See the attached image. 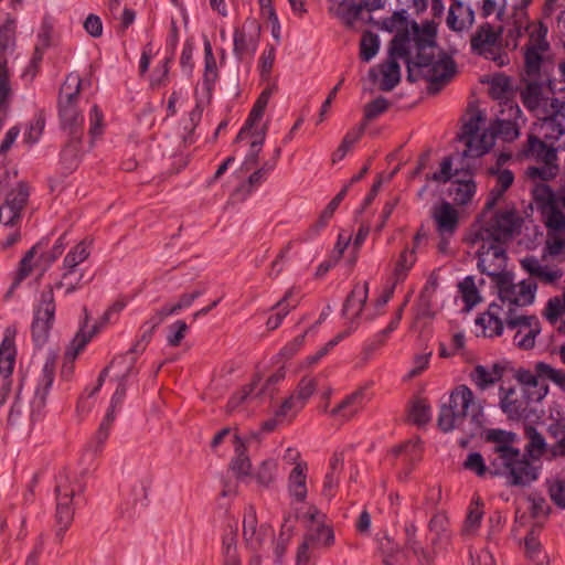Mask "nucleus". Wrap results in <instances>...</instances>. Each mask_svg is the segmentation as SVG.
<instances>
[{
	"instance_id": "nucleus-23",
	"label": "nucleus",
	"mask_w": 565,
	"mask_h": 565,
	"mask_svg": "<svg viewBox=\"0 0 565 565\" xmlns=\"http://www.w3.org/2000/svg\"><path fill=\"white\" fill-rule=\"evenodd\" d=\"M364 397L363 388L352 392L330 411V416L342 422L350 420L362 409Z\"/></svg>"
},
{
	"instance_id": "nucleus-35",
	"label": "nucleus",
	"mask_w": 565,
	"mask_h": 565,
	"mask_svg": "<svg viewBox=\"0 0 565 565\" xmlns=\"http://www.w3.org/2000/svg\"><path fill=\"white\" fill-rule=\"evenodd\" d=\"M473 21V13L470 9L463 7L461 3L451 4L447 24L454 31H462Z\"/></svg>"
},
{
	"instance_id": "nucleus-14",
	"label": "nucleus",
	"mask_w": 565,
	"mask_h": 565,
	"mask_svg": "<svg viewBox=\"0 0 565 565\" xmlns=\"http://www.w3.org/2000/svg\"><path fill=\"white\" fill-rule=\"evenodd\" d=\"M546 28L543 24L535 28L531 34L524 53V70L529 77H537L540 75L543 54L548 50L550 45L546 41Z\"/></svg>"
},
{
	"instance_id": "nucleus-50",
	"label": "nucleus",
	"mask_w": 565,
	"mask_h": 565,
	"mask_svg": "<svg viewBox=\"0 0 565 565\" xmlns=\"http://www.w3.org/2000/svg\"><path fill=\"white\" fill-rule=\"evenodd\" d=\"M29 199V188L25 183L20 182L18 185L12 189L4 201V204H8L14 211L21 212L23 211Z\"/></svg>"
},
{
	"instance_id": "nucleus-53",
	"label": "nucleus",
	"mask_w": 565,
	"mask_h": 565,
	"mask_svg": "<svg viewBox=\"0 0 565 565\" xmlns=\"http://www.w3.org/2000/svg\"><path fill=\"white\" fill-rule=\"evenodd\" d=\"M380 46L379 38L374 33L366 31L362 34L360 42V57L364 62L371 61L377 53Z\"/></svg>"
},
{
	"instance_id": "nucleus-39",
	"label": "nucleus",
	"mask_w": 565,
	"mask_h": 565,
	"mask_svg": "<svg viewBox=\"0 0 565 565\" xmlns=\"http://www.w3.org/2000/svg\"><path fill=\"white\" fill-rule=\"evenodd\" d=\"M88 322V310L87 308H84V322L79 329V331L76 333L74 339L72 340L70 344V349L67 351L68 355H72V358H76V355L79 353L81 350L84 349V347L90 341L93 335L98 332L99 326L95 324L90 331L86 332L85 328L87 327Z\"/></svg>"
},
{
	"instance_id": "nucleus-43",
	"label": "nucleus",
	"mask_w": 565,
	"mask_h": 565,
	"mask_svg": "<svg viewBox=\"0 0 565 565\" xmlns=\"http://www.w3.org/2000/svg\"><path fill=\"white\" fill-rule=\"evenodd\" d=\"M476 193V184L472 180L456 181L452 183L449 194L452 196L455 204H468Z\"/></svg>"
},
{
	"instance_id": "nucleus-59",
	"label": "nucleus",
	"mask_w": 565,
	"mask_h": 565,
	"mask_svg": "<svg viewBox=\"0 0 565 565\" xmlns=\"http://www.w3.org/2000/svg\"><path fill=\"white\" fill-rule=\"evenodd\" d=\"M489 172L497 177V185L492 192H497L498 195H502L514 181V174L508 169L492 167Z\"/></svg>"
},
{
	"instance_id": "nucleus-56",
	"label": "nucleus",
	"mask_w": 565,
	"mask_h": 565,
	"mask_svg": "<svg viewBox=\"0 0 565 565\" xmlns=\"http://www.w3.org/2000/svg\"><path fill=\"white\" fill-rule=\"evenodd\" d=\"M364 132V126L350 130L343 138L341 145L333 153V161L344 158L350 148L361 138Z\"/></svg>"
},
{
	"instance_id": "nucleus-16",
	"label": "nucleus",
	"mask_w": 565,
	"mask_h": 565,
	"mask_svg": "<svg viewBox=\"0 0 565 565\" xmlns=\"http://www.w3.org/2000/svg\"><path fill=\"white\" fill-rule=\"evenodd\" d=\"M512 308L504 309L499 302H492L488 310L476 319V323L483 330L486 337H499L507 324V317H512Z\"/></svg>"
},
{
	"instance_id": "nucleus-40",
	"label": "nucleus",
	"mask_w": 565,
	"mask_h": 565,
	"mask_svg": "<svg viewBox=\"0 0 565 565\" xmlns=\"http://www.w3.org/2000/svg\"><path fill=\"white\" fill-rule=\"evenodd\" d=\"M55 363V356H49L43 365L39 385L35 390V395L41 403H44L45 396L54 381Z\"/></svg>"
},
{
	"instance_id": "nucleus-28",
	"label": "nucleus",
	"mask_w": 565,
	"mask_h": 565,
	"mask_svg": "<svg viewBox=\"0 0 565 565\" xmlns=\"http://www.w3.org/2000/svg\"><path fill=\"white\" fill-rule=\"evenodd\" d=\"M307 463L297 462L288 477V493L296 502H305L307 489Z\"/></svg>"
},
{
	"instance_id": "nucleus-10",
	"label": "nucleus",
	"mask_w": 565,
	"mask_h": 565,
	"mask_svg": "<svg viewBox=\"0 0 565 565\" xmlns=\"http://www.w3.org/2000/svg\"><path fill=\"white\" fill-rule=\"evenodd\" d=\"M519 217L514 211H500L495 215L473 230L475 239H493L499 243H505L515 232Z\"/></svg>"
},
{
	"instance_id": "nucleus-15",
	"label": "nucleus",
	"mask_w": 565,
	"mask_h": 565,
	"mask_svg": "<svg viewBox=\"0 0 565 565\" xmlns=\"http://www.w3.org/2000/svg\"><path fill=\"white\" fill-rule=\"evenodd\" d=\"M500 408L510 420H520L526 416L530 397L525 388H500Z\"/></svg>"
},
{
	"instance_id": "nucleus-1",
	"label": "nucleus",
	"mask_w": 565,
	"mask_h": 565,
	"mask_svg": "<svg viewBox=\"0 0 565 565\" xmlns=\"http://www.w3.org/2000/svg\"><path fill=\"white\" fill-rule=\"evenodd\" d=\"M413 38L406 33L396 34L391 41L388 60L379 65L382 79L380 89L392 90L401 81L397 58H403L407 66V79H425L427 92L437 94L455 76L457 68L454 60L443 53L435 44L436 30L433 23L420 28L412 22Z\"/></svg>"
},
{
	"instance_id": "nucleus-32",
	"label": "nucleus",
	"mask_w": 565,
	"mask_h": 565,
	"mask_svg": "<svg viewBox=\"0 0 565 565\" xmlns=\"http://www.w3.org/2000/svg\"><path fill=\"white\" fill-rule=\"evenodd\" d=\"M367 282L355 285L344 302L343 313L352 319L358 318L367 299Z\"/></svg>"
},
{
	"instance_id": "nucleus-45",
	"label": "nucleus",
	"mask_w": 565,
	"mask_h": 565,
	"mask_svg": "<svg viewBox=\"0 0 565 565\" xmlns=\"http://www.w3.org/2000/svg\"><path fill=\"white\" fill-rule=\"evenodd\" d=\"M489 130L493 135V141L497 137L512 141L520 135L516 124L511 120L497 119L490 125Z\"/></svg>"
},
{
	"instance_id": "nucleus-22",
	"label": "nucleus",
	"mask_w": 565,
	"mask_h": 565,
	"mask_svg": "<svg viewBox=\"0 0 565 565\" xmlns=\"http://www.w3.org/2000/svg\"><path fill=\"white\" fill-rule=\"evenodd\" d=\"M58 116L61 126L68 136H74L77 140L83 137L84 116L81 105H58Z\"/></svg>"
},
{
	"instance_id": "nucleus-57",
	"label": "nucleus",
	"mask_w": 565,
	"mask_h": 565,
	"mask_svg": "<svg viewBox=\"0 0 565 565\" xmlns=\"http://www.w3.org/2000/svg\"><path fill=\"white\" fill-rule=\"evenodd\" d=\"M90 244L86 241H81L64 257V262L73 265L83 264L90 255Z\"/></svg>"
},
{
	"instance_id": "nucleus-48",
	"label": "nucleus",
	"mask_w": 565,
	"mask_h": 565,
	"mask_svg": "<svg viewBox=\"0 0 565 565\" xmlns=\"http://www.w3.org/2000/svg\"><path fill=\"white\" fill-rule=\"evenodd\" d=\"M169 316H172V312H170L169 305L163 306L162 308L158 309L143 324V332L141 334L140 340L137 344L140 342H149L154 329L160 326L164 319Z\"/></svg>"
},
{
	"instance_id": "nucleus-62",
	"label": "nucleus",
	"mask_w": 565,
	"mask_h": 565,
	"mask_svg": "<svg viewBox=\"0 0 565 565\" xmlns=\"http://www.w3.org/2000/svg\"><path fill=\"white\" fill-rule=\"evenodd\" d=\"M463 467L475 472L478 477H483L489 472V466L484 463L483 457L479 452L469 454L463 462Z\"/></svg>"
},
{
	"instance_id": "nucleus-36",
	"label": "nucleus",
	"mask_w": 565,
	"mask_h": 565,
	"mask_svg": "<svg viewBox=\"0 0 565 565\" xmlns=\"http://www.w3.org/2000/svg\"><path fill=\"white\" fill-rule=\"evenodd\" d=\"M365 10L361 3L353 0H343L337 8L338 18L348 26L353 28L362 20V14Z\"/></svg>"
},
{
	"instance_id": "nucleus-8",
	"label": "nucleus",
	"mask_w": 565,
	"mask_h": 565,
	"mask_svg": "<svg viewBox=\"0 0 565 565\" xmlns=\"http://www.w3.org/2000/svg\"><path fill=\"white\" fill-rule=\"evenodd\" d=\"M472 242L479 244L477 256L481 273L492 277L494 281L509 273L505 270L507 253L503 243L493 239H475L473 236Z\"/></svg>"
},
{
	"instance_id": "nucleus-7",
	"label": "nucleus",
	"mask_w": 565,
	"mask_h": 565,
	"mask_svg": "<svg viewBox=\"0 0 565 565\" xmlns=\"http://www.w3.org/2000/svg\"><path fill=\"white\" fill-rule=\"evenodd\" d=\"M502 29H495L490 23H483L470 39V46L477 53L495 63L498 67L509 64V55L501 46Z\"/></svg>"
},
{
	"instance_id": "nucleus-4",
	"label": "nucleus",
	"mask_w": 565,
	"mask_h": 565,
	"mask_svg": "<svg viewBox=\"0 0 565 565\" xmlns=\"http://www.w3.org/2000/svg\"><path fill=\"white\" fill-rule=\"evenodd\" d=\"M85 274H77L71 278H62L55 285H49L40 296L39 305L34 311V318L31 326L32 338L36 345H43L53 327L55 317L54 288H65V294L70 295L81 288Z\"/></svg>"
},
{
	"instance_id": "nucleus-26",
	"label": "nucleus",
	"mask_w": 565,
	"mask_h": 565,
	"mask_svg": "<svg viewBox=\"0 0 565 565\" xmlns=\"http://www.w3.org/2000/svg\"><path fill=\"white\" fill-rule=\"evenodd\" d=\"M15 334L17 330L14 328H7L0 345V373L3 377H9L14 369L17 356Z\"/></svg>"
},
{
	"instance_id": "nucleus-25",
	"label": "nucleus",
	"mask_w": 565,
	"mask_h": 565,
	"mask_svg": "<svg viewBox=\"0 0 565 565\" xmlns=\"http://www.w3.org/2000/svg\"><path fill=\"white\" fill-rule=\"evenodd\" d=\"M243 536L250 548H259L264 543L274 536L269 526H257V520L254 514L245 516L243 522Z\"/></svg>"
},
{
	"instance_id": "nucleus-52",
	"label": "nucleus",
	"mask_w": 565,
	"mask_h": 565,
	"mask_svg": "<svg viewBox=\"0 0 565 565\" xmlns=\"http://www.w3.org/2000/svg\"><path fill=\"white\" fill-rule=\"evenodd\" d=\"M484 115L478 109H471L467 113V119H465L461 127L459 139L466 138L480 132L481 125L484 122Z\"/></svg>"
},
{
	"instance_id": "nucleus-19",
	"label": "nucleus",
	"mask_w": 565,
	"mask_h": 565,
	"mask_svg": "<svg viewBox=\"0 0 565 565\" xmlns=\"http://www.w3.org/2000/svg\"><path fill=\"white\" fill-rule=\"evenodd\" d=\"M403 9L399 12H395L391 18L384 21V26L388 31H396L398 33H408L413 38V31L408 30V18L407 11L413 10L414 13L418 14L426 10L427 0H397Z\"/></svg>"
},
{
	"instance_id": "nucleus-30",
	"label": "nucleus",
	"mask_w": 565,
	"mask_h": 565,
	"mask_svg": "<svg viewBox=\"0 0 565 565\" xmlns=\"http://www.w3.org/2000/svg\"><path fill=\"white\" fill-rule=\"evenodd\" d=\"M501 377L502 370L498 364L491 366L476 365L469 374L472 384L481 391L493 386Z\"/></svg>"
},
{
	"instance_id": "nucleus-34",
	"label": "nucleus",
	"mask_w": 565,
	"mask_h": 565,
	"mask_svg": "<svg viewBox=\"0 0 565 565\" xmlns=\"http://www.w3.org/2000/svg\"><path fill=\"white\" fill-rule=\"evenodd\" d=\"M438 282L437 278H429L426 285L424 286L419 299L417 302V311L416 317L419 318H431L434 317V305L433 298L437 290Z\"/></svg>"
},
{
	"instance_id": "nucleus-20",
	"label": "nucleus",
	"mask_w": 565,
	"mask_h": 565,
	"mask_svg": "<svg viewBox=\"0 0 565 565\" xmlns=\"http://www.w3.org/2000/svg\"><path fill=\"white\" fill-rule=\"evenodd\" d=\"M431 216L439 236L452 237L459 224L458 211L449 202H443L434 206Z\"/></svg>"
},
{
	"instance_id": "nucleus-2",
	"label": "nucleus",
	"mask_w": 565,
	"mask_h": 565,
	"mask_svg": "<svg viewBox=\"0 0 565 565\" xmlns=\"http://www.w3.org/2000/svg\"><path fill=\"white\" fill-rule=\"evenodd\" d=\"M532 196L540 220L546 230V239L542 258L548 257L562 262L558 256L565 249V213L561 209L559 194L544 182H537L532 189Z\"/></svg>"
},
{
	"instance_id": "nucleus-27",
	"label": "nucleus",
	"mask_w": 565,
	"mask_h": 565,
	"mask_svg": "<svg viewBox=\"0 0 565 565\" xmlns=\"http://www.w3.org/2000/svg\"><path fill=\"white\" fill-rule=\"evenodd\" d=\"M484 515V503L479 495H475L468 505L467 514L461 526V534L466 537L477 535Z\"/></svg>"
},
{
	"instance_id": "nucleus-54",
	"label": "nucleus",
	"mask_w": 565,
	"mask_h": 565,
	"mask_svg": "<svg viewBox=\"0 0 565 565\" xmlns=\"http://www.w3.org/2000/svg\"><path fill=\"white\" fill-rule=\"evenodd\" d=\"M302 407L303 405L296 398V395L291 394L279 405L275 413L285 423H290Z\"/></svg>"
},
{
	"instance_id": "nucleus-58",
	"label": "nucleus",
	"mask_w": 565,
	"mask_h": 565,
	"mask_svg": "<svg viewBox=\"0 0 565 565\" xmlns=\"http://www.w3.org/2000/svg\"><path fill=\"white\" fill-rule=\"evenodd\" d=\"M558 164L557 162L553 163H543L542 167H529L526 170V175L533 180L540 179L541 181L552 180L557 175Z\"/></svg>"
},
{
	"instance_id": "nucleus-17",
	"label": "nucleus",
	"mask_w": 565,
	"mask_h": 565,
	"mask_svg": "<svg viewBox=\"0 0 565 565\" xmlns=\"http://www.w3.org/2000/svg\"><path fill=\"white\" fill-rule=\"evenodd\" d=\"M483 439L488 444H492L491 452L489 454V463L494 459H500L518 449L514 447L518 436L513 431H508L500 428H489L483 430Z\"/></svg>"
},
{
	"instance_id": "nucleus-64",
	"label": "nucleus",
	"mask_w": 565,
	"mask_h": 565,
	"mask_svg": "<svg viewBox=\"0 0 565 565\" xmlns=\"http://www.w3.org/2000/svg\"><path fill=\"white\" fill-rule=\"evenodd\" d=\"M551 500L561 509H565V480L557 479L548 487Z\"/></svg>"
},
{
	"instance_id": "nucleus-41",
	"label": "nucleus",
	"mask_w": 565,
	"mask_h": 565,
	"mask_svg": "<svg viewBox=\"0 0 565 565\" xmlns=\"http://www.w3.org/2000/svg\"><path fill=\"white\" fill-rule=\"evenodd\" d=\"M416 263L415 250H409V248H404L397 259L394 262L393 266V277L395 282L403 281L408 271L413 268Z\"/></svg>"
},
{
	"instance_id": "nucleus-24",
	"label": "nucleus",
	"mask_w": 565,
	"mask_h": 565,
	"mask_svg": "<svg viewBox=\"0 0 565 565\" xmlns=\"http://www.w3.org/2000/svg\"><path fill=\"white\" fill-rule=\"evenodd\" d=\"M521 266L531 277L539 279L544 284H554L563 276V270L552 265H542L534 256L525 257L521 260Z\"/></svg>"
},
{
	"instance_id": "nucleus-46",
	"label": "nucleus",
	"mask_w": 565,
	"mask_h": 565,
	"mask_svg": "<svg viewBox=\"0 0 565 565\" xmlns=\"http://www.w3.org/2000/svg\"><path fill=\"white\" fill-rule=\"evenodd\" d=\"M458 289L468 310L480 302L481 298L472 276L465 277L458 284Z\"/></svg>"
},
{
	"instance_id": "nucleus-61",
	"label": "nucleus",
	"mask_w": 565,
	"mask_h": 565,
	"mask_svg": "<svg viewBox=\"0 0 565 565\" xmlns=\"http://www.w3.org/2000/svg\"><path fill=\"white\" fill-rule=\"evenodd\" d=\"M36 248L38 246H33L21 259L12 288L17 287L24 278H26L31 274L33 268L32 260L36 254Z\"/></svg>"
},
{
	"instance_id": "nucleus-42",
	"label": "nucleus",
	"mask_w": 565,
	"mask_h": 565,
	"mask_svg": "<svg viewBox=\"0 0 565 565\" xmlns=\"http://www.w3.org/2000/svg\"><path fill=\"white\" fill-rule=\"evenodd\" d=\"M305 539L311 545H319L329 548L334 543V533L330 526L320 524L317 526H310L309 532L305 536Z\"/></svg>"
},
{
	"instance_id": "nucleus-44",
	"label": "nucleus",
	"mask_w": 565,
	"mask_h": 565,
	"mask_svg": "<svg viewBox=\"0 0 565 565\" xmlns=\"http://www.w3.org/2000/svg\"><path fill=\"white\" fill-rule=\"evenodd\" d=\"M257 384V381H253L250 384L244 386L239 393L234 395L227 403L226 412L232 414L238 409L241 405L252 404L254 401L260 399L255 392Z\"/></svg>"
},
{
	"instance_id": "nucleus-9",
	"label": "nucleus",
	"mask_w": 565,
	"mask_h": 565,
	"mask_svg": "<svg viewBox=\"0 0 565 565\" xmlns=\"http://www.w3.org/2000/svg\"><path fill=\"white\" fill-rule=\"evenodd\" d=\"M500 305H505L511 308L515 306H527L531 305L535 298L536 284L531 280H522L518 284L513 282V275L511 273L503 274L500 279L495 281Z\"/></svg>"
},
{
	"instance_id": "nucleus-13",
	"label": "nucleus",
	"mask_w": 565,
	"mask_h": 565,
	"mask_svg": "<svg viewBox=\"0 0 565 565\" xmlns=\"http://www.w3.org/2000/svg\"><path fill=\"white\" fill-rule=\"evenodd\" d=\"M507 330L513 332V344L521 350L535 347L536 337L541 332V323L535 316L507 317Z\"/></svg>"
},
{
	"instance_id": "nucleus-47",
	"label": "nucleus",
	"mask_w": 565,
	"mask_h": 565,
	"mask_svg": "<svg viewBox=\"0 0 565 565\" xmlns=\"http://www.w3.org/2000/svg\"><path fill=\"white\" fill-rule=\"evenodd\" d=\"M535 372L540 377L550 380L558 388L565 393V371L562 369L553 367L545 362H537L535 364Z\"/></svg>"
},
{
	"instance_id": "nucleus-49",
	"label": "nucleus",
	"mask_w": 565,
	"mask_h": 565,
	"mask_svg": "<svg viewBox=\"0 0 565 565\" xmlns=\"http://www.w3.org/2000/svg\"><path fill=\"white\" fill-rule=\"evenodd\" d=\"M223 565H241L237 552V540L234 533H228L222 541Z\"/></svg>"
},
{
	"instance_id": "nucleus-12",
	"label": "nucleus",
	"mask_w": 565,
	"mask_h": 565,
	"mask_svg": "<svg viewBox=\"0 0 565 565\" xmlns=\"http://www.w3.org/2000/svg\"><path fill=\"white\" fill-rule=\"evenodd\" d=\"M82 491V486L75 476L67 473L58 477L55 493H56V519L57 522L64 527L68 526L73 520L74 509L72 501L74 495Z\"/></svg>"
},
{
	"instance_id": "nucleus-33",
	"label": "nucleus",
	"mask_w": 565,
	"mask_h": 565,
	"mask_svg": "<svg viewBox=\"0 0 565 565\" xmlns=\"http://www.w3.org/2000/svg\"><path fill=\"white\" fill-rule=\"evenodd\" d=\"M299 302L298 292L296 288H290L284 296V298L276 305L277 312L271 315L266 322L269 330L277 329L282 319L288 315L290 309L296 308Z\"/></svg>"
},
{
	"instance_id": "nucleus-51",
	"label": "nucleus",
	"mask_w": 565,
	"mask_h": 565,
	"mask_svg": "<svg viewBox=\"0 0 565 565\" xmlns=\"http://www.w3.org/2000/svg\"><path fill=\"white\" fill-rule=\"evenodd\" d=\"M448 525L449 520L445 513H436L428 523V530L434 534L431 539L433 544L440 542L441 540H447L449 537L448 534Z\"/></svg>"
},
{
	"instance_id": "nucleus-38",
	"label": "nucleus",
	"mask_w": 565,
	"mask_h": 565,
	"mask_svg": "<svg viewBox=\"0 0 565 565\" xmlns=\"http://www.w3.org/2000/svg\"><path fill=\"white\" fill-rule=\"evenodd\" d=\"M278 462L275 459H265L256 468L252 477L257 484L263 488H269L277 479Z\"/></svg>"
},
{
	"instance_id": "nucleus-3",
	"label": "nucleus",
	"mask_w": 565,
	"mask_h": 565,
	"mask_svg": "<svg viewBox=\"0 0 565 565\" xmlns=\"http://www.w3.org/2000/svg\"><path fill=\"white\" fill-rule=\"evenodd\" d=\"M483 416V406L476 401L473 392L467 385H459L451 392L449 404L440 408L438 426L445 433L460 429L475 437L482 428Z\"/></svg>"
},
{
	"instance_id": "nucleus-21",
	"label": "nucleus",
	"mask_w": 565,
	"mask_h": 565,
	"mask_svg": "<svg viewBox=\"0 0 565 565\" xmlns=\"http://www.w3.org/2000/svg\"><path fill=\"white\" fill-rule=\"evenodd\" d=\"M522 153L525 158L533 159L541 163L557 162V149L555 145L532 134L529 135Z\"/></svg>"
},
{
	"instance_id": "nucleus-29",
	"label": "nucleus",
	"mask_w": 565,
	"mask_h": 565,
	"mask_svg": "<svg viewBox=\"0 0 565 565\" xmlns=\"http://www.w3.org/2000/svg\"><path fill=\"white\" fill-rule=\"evenodd\" d=\"M460 140L466 145V149L462 153L463 157L470 158H479L483 156L489 152L494 145L493 135H491L489 128L484 129L482 132L461 138Z\"/></svg>"
},
{
	"instance_id": "nucleus-55",
	"label": "nucleus",
	"mask_w": 565,
	"mask_h": 565,
	"mask_svg": "<svg viewBox=\"0 0 565 565\" xmlns=\"http://www.w3.org/2000/svg\"><path fill=\"white\" fill-rule=\"evenodd\" d=\"M408 418L416 425H425L430 419V406L424 399H416L409 407Z\"/></svg>"
},
{
	"instance_id": "nucleus-63",
	"label": "nucleus",
	"mask_w": 565,
	"mask_h": 565,
	"mask_svg": "<svg viewBox=\"0 0 565 565\" xmlns=\"http://www.w3.org/2000/svg\"><path fill=\"white\" fill-rule=\"evenodd\" d=\"M564 312L565 296L563 297V300L557 297L550 299L543 315L552 324H554Z\"/></svg>"
},
{
	"instance_id": "nucleus-18",
	"label": "nucleus",
	"mask_w": 565,
	"mask_h": 565,
	"mask_svg": "<svg viewBox=\"0 0 565 565\" xmlns=\"http://www.w3.org/2000/svg\"><path fill=\"white\" fill-rule=\"evenodd\" d=\"M565 107L559 109L556 114L550 116L537 117V121L533 125V132L543 140L555 145L562 137L565 136Z\"/></svg>"
},
{
	"instance_id": "nucleus-60",
	"label": "nucleus",
	"mask_w": 565,
	"mask_h": 565,
	"mask_svg": "<svg viewBox=\"0 0 565 565\" xmlns=\"http://www.w3.org/2000/svg\"><path fill=\"white\" fill-rule=\"evenodd\" d=\"M230 468L238 480L252 478V461L248 456L234 457L230 463Z\"/></svg>"
},
{
	"instance_id": "nucleus-5",
	"label": "nucleus",
	"mask_w": 565,
	"mask_h": 565,
	"mask_svg": "<svg viewBox=\"0 0 565 565\" xmlns=\"http://www.w3.org/2000/svg\"><path fill=\"white\" fill-rule=\"evenodd\" d=\"M489 473L503 477L510 486H529L539 477L537 468L533 466L520 449L508 456L494 459L489 463Z\"/></svg>"
},
{
	"instance_id": "nucleus-31",
	"label": "nucleus",
	"mask_w": 565,
	"mask_h": 565,
	"mask_svg": "<svg viewBox=\"0 0 565 565\" xmlns=\"http://www.w3.org/2000/svg\"><path fill=\"white\" fill-rule=\"evenodd\" d=\"M82 79L78 74L71 73L61 86L57 105L81 104Z\"/></svg>"
},
{
	"instance_id": "nucleus-6",
	"label": "nucleus",
	"mask_w": 565,
	"mask_h": 565,
	"mask_svg": "<svg viewBox=\"0 0 565 565\" xmlns=\"http://www.w3.org/2000/svg\"><path fill=\"white\" fill-rule=\"evenodd\" d=\"M270 94V89H265L262 92V94L255 102L245 125L242 127L238 135L236 136V141H241L245 138L253 139L250 142L249 153L247 154L244 161V167L247 170L257 164L258 154L262 150V147L266 138L267 124H264L260 128H257V125L259 124L265 113V109L269 102Z\"/></svg>"
},
{
	"instance_id": "nucleus-11",
	"label": "nucleus",
	"mask_w": 565,
	"mask_h": 565,
	"mask_svg": "<svg viewBox=\"0 0 565 565\" xmlns=\"http://www.w3.org/2000/svg\"><path fill=\"white\" fill-rule=\"evenodd\" d=\"M520 97L524 107L536 118L556 114L565 108V103L556 97H546L543 94V86L537 82H530L521 90Z\"/></svg>"
},
{
	"instance_id": "nucleus-37",
	"label": "nucleus",
	"mask_w": 565,
	"mask_h": 565,
	"mask_svg": "<svg viewBox=\"0 0 565 565\" xmlns=\"http://www.w3.org/2000/svg\"><path fill=\"white\" fill-rule=\"evenodd\" d=\"M525 436L529 439L525 446L526 457L529 456L533 460H539L547 448L544 436L533 426L525 427Z\"/></svg>"
}]
</instances>
